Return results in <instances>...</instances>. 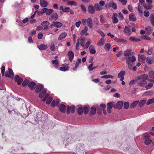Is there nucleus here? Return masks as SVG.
<instances>
[{"mask_svg":"<svg viewBox=\"0 0 154 154\" xmlns=\"http://www.w3.org/2000/svg\"><path fill=\"white\" fill-rule=\"evenodd\" d=\"M140 37L143 39L146 40H150L151 39L149 37L145 35L141 36Z\"/></svg>","mask_w":154,"mask_h":154,"instance_id":"obj_58","label":"nucleus"},{"mask_svg":"<svg viewBox=\"0 0 154 154\" xmlns=\"http://www.w3.org/2000/svg\"><path fill=\"white\" fill-rule=\"evenodd\" d=\"M104 44V39L103 38L100 39L99 42L97 43L98 45L102 46Z\"/></svg>","mask_w":154,"mask_h":154,"instance_id":"obj_35","label":"nucleus"},{"mask_svg":"<svg viewBox=\"0 0 154 154\" xmlns=\"http://www.w3.org/2000/svg\"><path fill=\"white\" fill-rule=\"evenodd\" d=\"M60 9L63 12H68L69 11L70 8L68 7H65V8H64L63 6H61L60 7Z\"/></svg>","mask_w":154,"mask_h":154,"instance_id":"obj_28","label":"nucleus"},{"mask_svg":"<svg viewBox=\"0 0 154 154\" xmlns=\"http://www.w3.org/2000/svg\"><path fill=\"white\" fill-rule=\"evenodd\" d=\"M66 106L63 104H61L59 107V110L63 113H65L66 112Z\"/></svg>","mask_w":154,"mask_h":154,"instance_id":"obj_11","label":"nucleus"},{"mask_svg":"<svg viewBox=\"0 0 154 154\" xmlns=\"http://www.w3.org/2000/svg\"><path fill=\"white\" fill-rule=\"evenodd\" d=\"M88 30V28L87 26H85L84 29L82 30V32L81 34V35H83V34H85L86 33Z\"/></svg>","mask_w":154,"mask_h":154,"instance_id":"obj_47","label":"nucleus"},{"mask_svg":"<svg viewBox=\"0 0 154 154\" xmlns=\"http://www.w3.org/2000/svg\"><path fill=\"white\" fill-rule=\"evenodd\" d=\"M50 50L53 51H54L55 50V45L54 43H51L50 46Z\"/></svg>","mask_w":154,"mask_h":154,"instance_id":"obj_57","label":"nucleus"},{"mask_svg":"<svg viewBox=\"0 0 154 154\" xmlns=\"http://www.w3.org/2000/svg\"><path fill=\"white\" fill-rule=\"evenodd\" d=\"M154 103V98L149 99L147 102L146 104L148 105L152 103Z\"/></svg>","mask_w":154,"mask_h":154,"instance_id":"obj_51","label":"nucleus"},{"mask_svg":"<svg viewBox=\"0 0 154 154\" xmlns=\"http://www.w3.org/2000/svg\"><path fill=\"white\" fill-rule=\"evenodd\" d=\"M43 88V85H38L35 90L36 92V93H38L40 92Z\"/></svg>","mask_w":154,"mask_h":154,"instance_id":"obj_19","label":"nucleus"},{"mask_svg":"<svg viewBox=\"0 0 154 154\" xmlns=\"http://www.w3.org/2000/svg\"><path fill=\"white\" fill-rule=\"evenodd\" d=\"M131 51V50L128 49L126 50L124 53V55L125 56H131V54H130V52Z\"/></svg>","mask_w":154,"mask_h":154,"instance_id":"obj_31","label":"nucleus"},{"mask_svg":"<svg viewBox=\"0 0 154 154\" xmlns=\"http://www.w3.org/2000/svg\"><path fill=\"white\" fill-rule=\"evenodd\" d=\"M146 62L148 64H151L154 62V59L152 57H148L146 58Z\"/></svg>","mask_w":154,"mask_h":154,"instance_id":"obj_12","label":"nucleus"},{"mask_svg":"<svg viewBox=\"0 0 154 154\" xmlns=\"http://www.w3.org/2000/svg\"><path fill=\"white\" fill-rule=\"evenodd\" d=\"M40 4L41 6L43 7H46L48 5L47 2L45 0H40Z\"/></svg>","mask_w":154,"mask_h":154,"instance_id":"obj_16","label":"nucleus"},{"mask_svg":"<svg viewBox=\"0 0 154 154\" xmlns=\"http://www.w3.org/2000/svg\"><path fill=\"white\" fill-rule=\"evenodd\" d=\"M28 83H29V80L28 79H25L23 81L22 84V85L23 87H25L27 85Z\"/></svg>","mask_w":154,"mask_h":154,"instance_id":"obj_49","label":"nucleus"},{"mask_svg":"<svg viewBox=\"0 0 154 154\" xmlns=\"http://www.w3.org/2000/svg\"><path fill=\"white\" fill-rule=\"evenodd\" d=\"M46 93V91L45 90H43L41 92L39 95V97L40 98H42Z\"/></svg>","mask_w":154,"mask_h":154,"instance_id":"obj_38","label":"nucleus"},{"mask_svg":"<svg viewBox=\"0 0 154 154\" xmlns=\"http://www.w3.org/2000/svg\"><path fill=\"white\" fill-rule=\"evenodd\" d=\"M89 51L91 54H94L96 52L95 50L94 49V47L92 45H90L89 48Z\"/></svg>","mask_w":154,"mask_h":154,"instance_id":"obj_20","label":"nucleus"},{"mask_svg":"<svg viewBox=\"0 0 154 154\" xmlns=\"http://www.w3.org/2000/svg\"><path fill=\"white\" fill-rule=\"evenodd\" d=\"M14 80L15 82H17L18 85H20L23 81V79L20 77L18 75H16L14 77Z\"/></svg>","mask_w":154,"mask_h":154,"instance_id":"obj_5","label":"nucleus"},{"mask_svg":"<svg viewBox=\"0 0 154 154\" xmlns=\"http://www.w3.org/2000/svg\"><path fill=\"white\" fill-rule=\"evenodd\" d=\"M38 48L40 50H45L48 48L47 46L44 44L41 45H38Z\"/></svg>","mask_w":154,"mask_h":154,"instance_id":"obj_27","label":"nucleus"},{"mask_svg":"<svg viewBox=\"0 0 154 154\" xmlns=\"http://www.w3.org/2000/svg\"><path fill=\"white\" fill-rule=\"evenodd\" d=\"M51 105L54 106H59V100L57 99L56 101L54 100H53L51 103Z\"/></svg>","mask_w":154,"mask_h":154,"instance_id":"obj_21","label":"nucleus"},{"mask_svg":"<svg viewBox=\"0 0 154 154\" xmlns=\"http://www.w3.org/2000/svg\"><path fill=\"white\" fill-rule=\"evenodd\" d=\"M139 102L138 101H134L132 103L130 106V108H133L136 106L137 104Z\"/></svg>","mask_w":154,"mask_h":154,"instance_id":"obj_34","label":"nucleus"},{"mask_svg":"<svg viewBox=\"0 0 154 154\" xmlns=\"http://www.w3.org/2000/svg\"><path fill=\"white\" fill-rule=\"evenodd\" d=\"M90 109V107L89 106H85L83 108L84 113L86 114H87Z\"/></svg>","mask_w":154,"mask_h":154,"instance_id":"obj_26","label":"nucleus"},{"mask_svg":"<svg viewBox=\"0 0 154 154\" xmlns=\"http://www.w3.org/2000/svg\"><path fill=\"white\" fill-rule=\"evenodd\" d=\"M144 140L149 139L150 138V136L149 134L148 133H145L143 134Z\"/></svg>","mask_w":154,"mask_h":154,"instance_id":"obj_42","label":"nucleus"},{"mask_svg":"<svg viewBox=\"0 0 154 154\" xmlns=\"http://www.w3.org/2000/svg\"><path fill=\"white\" fill-rule=\"evenodd\" d=\"M88 11L91 14H94L95 12V9L92 5H91L88 7Z\"/></svg>","mask_w":154,"mask_h":154,"instance_id":"obj_7","label":"nucleus"},{"mask_svg":"<svg viewBox=\"0 0 154 154\" xmlns=\"http://www.w3.org/2000/svg\"><path fill=\"white\" fill-rule=\"evenodd\" d=\"M103 110L101 106H100L97 108V113L99 115H101L102 114V111Z\"/></svg>","mask_w":154,"mask_h":154,"instance_id":"obj_46","label":"nucleus"},{"mask_svg":"<svg viewBox=\"0 0 154 154\" xmlns=\"http://www.w3.org/2000/svg\"><path fill=\"white\" fill-rule=\"evenodd\" d=\"M83 108L81 107H79L77 110V112L79 115H81L83 113Z\"/></svg>","mask_w":154,"mask_h":154,"instance_id":"obj_41","label":"nucleus"},{"mask_svg":"<svg viewBox=\"0 0 154 154\" xmlns=\"http://www.w3.org/2000/svg\"><path fill=\"white\" fill-rule=\"evenodd\" d=\"M107 110L108 113H110L111 112V109L113 107V104L112 102H109L107 104Z\"/></svg>","mask_w":154,"mask_h":154,"instance_id":"obj_14","label":"nucleus"},{"mask_svg":"<svg viewBox=\"0 0 154 154\" xmlns=\"http://www.w3.org/2000/svg\"><path fill=\"white\" fill-rule=\"evenodd\" d=\"M146 30L149 31V32L151 33L152 31V29L150 26H148L146 28Z\"/></svg>","mask_w":154,"mask_h":154,"instance_id":"obj_63","label":"nucleus"},{"mask_svg":"<svg viewBox=\"0 0 154 154\" xmlns=\"http://www.w3.org/2000/svg\"><path fill=\"white\" fill-rule=\"evenodd\" d=\"M51 62L52 64H55V67H57L59 66V62L58 61L57 59H55L54 60H52L51 61Z\"/></svg>","mask_w":154,"mask_h":154,"instance_id":"obj_37","label":"nucleus"},{"mask_svg":"<svg viewBox=\"0 0 154 154\" xmlns=\"http://www.w3.org/2000/svg\"><path fill=\"white\" fill-rule=\"evenodd\" d=\"M70 110L72 113H74L75 111V106L74 105L70 106L69 105L66 106V113L68 115L70 113Z\"/></svg>","mask_w":154,"mask_h":154,"instance_id":"obj_2","label":"nucleus"},{"mask_svg":"<svg viewBox=\"0 0 154 154\" xmlns=\"http://www.w3.org/2000/svg\"><path fill=\"white\" fill-rule=\"evenodd\" d=\"M125 72L124 71H122L120 72L118 74V77H124V76L125 75Z\"/></svg>","mask_w":154,"mask_h":154,"instance_id":"obj_44","label":"nucleus"},{"mask_svg":"<svg viewBox=\"0 0 154 154\" xmlns=\"http://www.w3.org/2000/svg\"><path fill=\"white\" fill-rule=\"evenodd\" d=\"M114 77V76H112L110 75H106L102 77V78L103 79H108V78H112L113 79Z\"/></svg>","mask_w":154,"mask_h":154,"instance_id":"obj_45","label":"nucleus"},{"mask_svg":"<svg viewBox=\"0 0 154 154\" xmlns=\"http://www.w3.org/2000/svg\"><path fill=\"white\" fill-rule=\"evenodd\" d=\"M153 86V84L152 83H149L146 86L145 88L147 89H150Z\"/></svg>","mask_w":154,"mask_h":154,"instance_id":"obj_50","label":"nucleus"},{"mask_svg":"<svg viewBox=\"0 0 154 154\" xmlns=\"http://www.w3.org/2000/svg\"><path fill=\"white\" fill-rule=\"evenodd\" d=\"M5 67L4 66H2L1 68L2 75V76H5Z\"/></svg>","mask_w":154,"mask_h":154,"instance_id":"obj_43","label":"nucleus"},{"mask_svg":"<svg viewBox=\"0 0 154 154\" xmlns=\"http://www.w3.org/2000/svg\"><path fill=\"white\" fill-rule=\"evenodd\" d=\"M129 39L130 40L134 42H138L141 40L140 38L133 36L131 37Z\"/></svg>","mask_w":154,"mask_h":154,"instance_id":"obj_29","label":"nucleus"},{"mask_svg":"<svg viewBox=\"0 0 154 154\" xmlns=\"http://www.w3.org/2000/svg\"><path fill=\"white\" fill-rule=\"evenodd\" d=\"M129 103L128 102H126L124 103V107L125 109H127L129 106Z\"/></svg>","mask_w":154,"mask_h":154,"instance_id":"obj_61","label":"nucleus"},{"mask_svg":"<svg viewBox=\"0 0 154 154\" xmlns=\"http://www.w3.org/2000/svg\"><path fill=\"white\" fill-rule=\"evenodd\" d=\"M67 5L71 6L74 5L76 6L77 5V3L74 1H72L68 2Z\"/></svg>","mask_w":154,"mask_h":154,"instance_id":"obj_39","label":"nucleus"},{"mask_svg":"<svg viewBox=\"0 0 154 154\" xmlns=\"http://www.w3.org/2000/svg\"><path fill=\"white\" fill-rule=\"evenodd\" d=\"M112 19L113 20V23L114 24L116 23L119 22V20L116 17H113Z\"/></svg>","mask_w":154,"mask_h":154,"instance_id":"obj_55","label":"nucleus"},{"mask_svg":"<svg viewBox=\"0 0 154 154\" xmlns=\"http://www.w3.org/2000/svg\"><path fill=\"white\" fill-rule=\"evenodd\" d=\"M114 40L117 42H121L122 43H126L127 42V41L125 39L122 38H119L117 37H115Z\"/></svg>","mask_w":154,"mask_h":154,"instance_id":"obj_23","label":"nucleus"},{"mask_svg":"<svg viewBox=\"0 0 154 154\" xmlns=\"http://www.w3.org/2000/svg\"><path fill=\"white\" fill-rule=\"evenodd\" d=\"M35 85L36 84L35 82L32 81L29 83L28 86L30 88L31 90H33L35 88Z\"/></svg>","mask_w":154,"mask_h":154,"instance_id":"obj_9","label":"nucleus"},{"mask_svg":"<svg viewBox=\"0 0 154 154\" xmlns=\"http://www.w3.org/2000/svg\"><path fill=\"white\" fill-rule=\"evenodd\" d=\"M144 140H145L144 143L146 145L149 144L152 141V140L149 139H145Z\"/></svg>","mask_w":154,"mask_h":154,"instance_id":"obj_53","label":"nucleus"},{"mask_svg":"<svg viewBox=\"0 0 154 154\" xmlns=\"http://www.w3.org/2000/svg\"><path fill=\"white\" fill-rule=\"evenodd\" d=\"M85 38H82L80 39V44L82 47H84L85 46Z\"/></svg>","mask_w":154,"mask_h":154,"instance_id":"obj_62","label":"nucleus"},{"mask_svg":"<svg viewBox=\"0 0 154 154\" xmlns=\"http://www.w3.org/2000/svg\"><path fill=\"white\" fill-rule=\"evenodd\" d=\"M90 112L92 115H94L96 112V108L95 107H92L91 108Z\"/></svg>","mask_w":154,"mask_h":154,"instance_id":"obj_36","label":"nucleus"},{"mask_svg":"<svg viewBox=\"0 0 154 154\" xmlns=\"http://www.w3.org/2000/svg\"><path fill=\"white\" fill-rule=\"evenodd\" d=\"M146 100H143L140 101L138 103V105L140 107L142 106L145 103Z\"/></svg>","mask_w":154,"mask_h":154,"instance_id":"obj_52","label":"nucleus"},{"mask_svg":"<svg viewBox=\"0 0 154 154\" xmlns=\"http://www.w3.org/2000/svg\"><path fill=\"white\" fill-rule=\"evenodd\" d=\"M136 61V58L135 56L133 55L128 56L126 59V63L128 65V66L129 69L130 66L132 65L131 63L135 62Z\"/></svg>","mask_w":154,"mask_h":154,"instance_id":"obj_1","label":"nucleus"},{"mask_svg":"<svg viewBox=\"0 0 154 154\" xmlns=\"http://www.w3.org/2000/svg\"><path fill=\"white\" fill-rule=\"evenodd\" d=\"M94 7L95 9V10L100 11L103 9V8L100 6L98 3L94 4Z\"/></svg>","mask_w":154,"mask_h":154,"instance_id":"obj_24","label":"nucleus"},{"mask_svg":"<svg viewBox=\"0 0 154 154\" xmlns=\"http://www.w3.org/2000/svg\"><path fill=\"white\" fill-rule=\"evenodd\" d=\"M111 47L110 44L109 43H107L105 45L104 48L105 50L109 51L110 50Z\"/></svg>","mask_w":154,"mask_h":154,"instance_id":"obj_40","label":"nucleus"},{"mask_svg":"<svg viewBox=\"0 0 154 154\" xmlns=\"http://www.w3.org/2000/svg\"><path fill=\"white\" fill-rule=\"evenodd\" d=\"M150 20L152 24L154 26V15L151 16Z\"/></svg>","mask_w":154,"mask_h":154,"instance_id":"obj_64","label":"nucleus"},{"mask_svg":"<svg viewBox=\"0 0 154 154\" xmlns=\"http://www.w3.org/2000/svg\"><path fill=\"white\" fill-rule=\"evenodd\" d=\"M14 76V74L12 69L8 68V71H6L5 74V76L6 77L11 78V77H13Z\"/></svg>","mask_w":154,"mask_h":154,"instance_id":"obj_3","label":"nucleus"},{"mask_svg":"<svg viewBox=\"0 0 154 154\" xmlns=\"http://www.w3.org/2000/svg\"><path fill=\"white\" fill-rule=\"evenodd\" d=\"M69 68L68 66L67 67H61L60 68V69L61 71H68Z\"/></svg>","mask_w":154,"mask_h":154,"instance_id":"obj_48","label":"nucleus"},{"mask_svg":"<svg viewBox=\"0 0 154 154\" xmlns=\"http://www.w3.org/2000/svg\"><path fill=\"white\" fill-rule=\"evenodd\" d=\"M109 5L110 7L116 10L117 9L116 4L113 1H110L109 3Z\"/></svg>","mask_w":154,"mask_h":154,"instance_id":"obj_15","label":"nucleus"},{"mask_svg":"<svg viewBox=\"0 0 154 154\" xmlns=\"http://www.w3.org/2000/svg\"><path fill=\"white\" fill-rule=\"evenodd\" d=\"M149 76L151 79H154V71L151 70L149 72Z\"/></svg>","mask_w":154,"mask_h":154,"instance_id":"obj_33","label":"nucleus"},{"mask_svg":"<svg viewBox=\"0 0 154 154\" xmlns=\"http://www.w3.org/2000/svg\"><path fill=\"white\" fill-rule=\"evenodd\" d=\"M67 55L70 61L72 62L74 57V53L72 51H70L68 52Z\"/></svg>","mask_w":154,"mask_h":154,"instance_id":"obj_8","label":"nucleus"},{"mask_svg":"<svg viewBox=\"0 0 154 154\" xmlns=\"http://www.w3.org/2000/svg\"><path fill=\"white\" fill-rule=\"evenodd\" d=\"M129 20L131 21H135L137 20V18L134 17V14H130L129 15Z\"/></svg>","mask_w":154,"mask_h":154,"instance_id":"obj_18","label":"nucleus"},{"mask_svg":"<svg viewBox=\"0 0 154 154\" xmlns=\"http://www.w3.org/2000/svg\"><path fill=\"white\" fill-rule=\"evenodd\" d=\"M100 106H101L103 109V114L104 115H106L107 112L106 110L105 109L106 107V105L105 104H101L100 105Z\"/></svg>","mask_w":154,"mask_h":154,"instance_id":"obj_30","label":"nucleus"},{"mask_svg":"<svg viewBox=\"0 0 154 154\" xmlns=\"http://www.w3.org/2000/svg\"><path fill=\"white\" fill-rule=\"evenodd\" d=\"M123 103L122 101H118L116 104L113 105V108L116 109L118 108V109H121L122 107Z\"/></svg>","mask_w":154,"mask_h":154,"instance_id":"obj_4","label":"nucleus"},{"mask_svg":"<svg viewBox=\"0 0 154 154\" xmlns=\"http://www.w3.org/2000/svg\"><path fill=\"white\" fill-rule=\"evenodd\" d=\"M53 12L54 10L53 9H48V10L46 13V15H49Z\"/></svg>","mask_w":154,"mask_h":154,"instance_id":"obj_54","label":"nucleus"},{"mask_svg":"<svg viewBox=\"0 0 154 154\" xmlns=\"http://www.w3.org/2000/svg\"><path fill=\"white\" fill-rule=\"evenodd\" d=\"M58 18V15L57 14L55 13L52 14L49 17V20L50 21H52L53 20H56Z\"/></svg>","mask_w":154,"mask_h":154,"instance_id":"obj_6","label":"nucleus"},{"mask_svg":"<svg viewBox=\"0 0 154 154\" xmlns=\"http://www.w3.org/2000/svg\"><path fill=\"white\" fill-rule=\"evenodd\" d=\"M130 26H125L124 30V32L125 33H128V35H130L131 33V30L130 29Z\"/></svg>","mask_w":154,"mask_h":154,"instance_id":"obj_10","label":"nucleus"},{"mask_svg":"<svg viewBox=\"0 0 154 154\" xmlns=\"http://www.w3.org/2000/svg\"><path fill=\"white\" fill-rule=\"evenodd\" d=\"M148 78V75H146L145 74H143L141 75L139 77V79H142V80H143V81H145L146 82V81L147 79Z\"/></svg>","mask_w":154,"mask_h":154,"instance_id":"obj_25","label":"nucleus"},{"mask_svg":"<svg viewBox=\"0 0 154 154\" xmlns=\"http://www.w3.org/2000/svg\"><path fill=\"white\" fill-rule=\"evenodd\" d=\"M67 33L66 32L62 33L59 35L58 40L59 41L65 38L67 36Z\"/></svg>","mask_w":154,"mask_h":154,"instance_id":"obj_22","label":"nucleus"},{"mask_svg":"<svg viewBox=\"0 0 154 154\" xmlns=\"http://www.w3.org/2000/svg\"><path fill=\"white\" fill-rule=\"evenodd\" d=\"M80 7L82 11L83 12L85 13L86 12L87 10L85 6L83 5H80Z\"/></svg>","mask_w":154,"mask_h":154,"instance_id":"obj_60","label":"nucleus"},{"mask_svg":"<svg viewBox=\"0 0 154 154\" xmlns=\"http://www.w3.org/2000/svg\"><path fill=\"white\" fill-rule=\"evenodd\" d=\"M88 25L90 29L92 27V20L91 17H88L87 20Z\"/></svg>","mask_w":154,"mask_h":154,"instance_id":"obj_13","label":"nucleus"},{"mask_svg":"<svg viewBox=\"0 0 154 154\" xmlns=\"http://www.w3.org/2000/svg\"><path fill=\"white\" fill-rule=\"evenodd\" d=\"M100 20L101 23H104L105 22L106 20L102 15H100Z\"/></svg>","mask_w":154,"mask_h":154,"instance_id":"obj_56","label":"nucleus"},{"mask_svg":"<svg viewBox=\"0 0 154 154\" xmlns=\"http://www.w3.org/2000/svg\"><path fill=\"white\" fill-rule=\"evenodd\" d=\"M146 82L143 80L139 81L137 83V85L143 87L145 85Z\"/></svg>","mask_w":154,"mask_h":154,"instance_id":"obj_32","label":"nucleus"},{"mask_svg":"<svg viewBox=\"0 0 154 154\" xmlns=\"http://www.w3.org/2000/svg\"><path fill=\"white\" fill-rule=\"evenodd\" d=\"M53 23L54 24V26L57 28H60L63 26V24L58 21H53Z\"/></svg>","mask_w":154,"mask_h":154,"instance_id":"obj_17","label":"nucleus"},{"mask_svg":"<svg viewBox=\"0 0 154 154\" xmlns=\"http://www.w3.org/2000/svg\"><path fill=\"white\" fill-rule=\"evenodd\" d=\"M52 99H53V98L51 97H49L48 98V99H47V100L46 102V103L47 104H50V103H51V102L52 101Z\"/></svg>","mask_w":154,"mask_h":154,"instance_id":"obj_59","label":"nucleus"}]
</instances>
